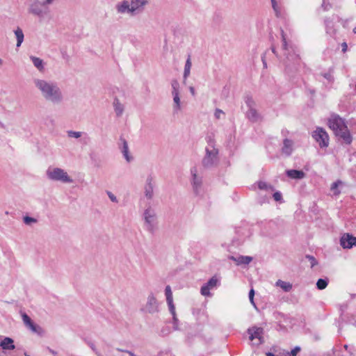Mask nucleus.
I'll use <instances>...</instances> for the list:
<instances>
[{"mask_svg": "<svg viewBox=\"0 0 356 356\" xmlns=\"http://www.w3.org/2000/svg\"><path fill=\"white\" fill-rule=\"evenodd\" d=\"M33 83L36 90L47 102L53 104H60L63 102V93L56 82L43 78H34Z\"/></svg>", "mask_w": 356, "mask_h": 356, "instance_id": "1", "label": "nucleus"}, {"mask_svg": "<svg viewBox=\"0 0 356 356\" xmlns=\"http://www.w3.org/2000/svg\"><path fill=\"white\" fill-rule=\"evenodd\" d=\"M328 126L335 135L346 144L352 142V137L344 120L337 115H332L328 120Z\"/></svg>", "mask_w": 356, "mask_h": 356, "instance_id": "2", "label": "nucleus"}, {"mask_svg": "<svg viewBox=\"0 0 356 356\" xmlns=\"http://www.w3.org/2000/svg\"><path fill=\"white\" fill-rule=\"evenodd\" d=\"M46 176L50 181L60 182L65 184H71L74 182L73 178L63 168L50 166L46 170Z\"/></svg>", "mask_w": 356, "mask_h": 356, "instance_id": "3", "label": "nucleus"}, {"mask_svg": "<svg viewBox=\"0 0 356 356\" xmlns=\"http://www.w3.org/2000/svg\"><path fill=\"white\" fill-rule=\"evenodd\" d=\"M143 219L145 230L148 233L154 234L159 228V221L155 210L151 207L145 209L143 213Z\"/></svg>", "mask_w": 356, "mask_h": 356, "instance_id": "4", "label": "nucleus"}, {"mask_svg": "<svg viewBox=\"0 0 356 356\" xmlns=\"http://www.w3.org/2000/svg\"><path fill=\"white\" fill-rule=\"evenodd\" d=\"M312 136L314 140L318 143L321 148H326L329 145V136L322 127H316L312 133Z\"/></svg>", "mask_w": 356, "mask_h": 356, "instance_id": "5", "label": "nucleus"}, {"mask_svg": "<svg viewBox=\"0 0 356 356\" xmlns=\"http://www.w3.org/2000/svg\"><path fill=\"white\" fill-rule=\"evenodd\" d=\"M49 10V6L45 1L34 0L29 6V11L33 15L42 16Z\"/></svg>", "mask_w": 356, "mask_h": 356, "instance_id": "6", "label": "nucleus"}, {"mask_svg": "<svg viewBox=\"0 0 356 356\" xmlns=\"http://www.w3.org/2000/svg\"><path fill=\"white\" fill-rule=\"evenodd\" d=\"M145 313L154 314L159 312V302L155 296L151 293L148 295L147 302L143 308Z\"/></svg>", "mask_w": 356, "mask_h": 356, "instance_id": "7", "label": "nucleus"}, {"mask_svg": "<svg viewBox=\"0 0 356 356\" xmlns=\"http://www.w3.org/2000/svg\"><path fill=\"white\" fill-rule=\"evenodd\" d=\"M249 334V339L252 341L254 346H259L263 343V328L258 327H252L248 330Z\"/></svg>", "mask_w": 356, "mask_h": 356, "instance_id": "8", "label": "nucleus"}, {"mask_svg": "<svg viewBox=\"0 0 356 356\" xmlns=\"http://www.w3.org/2000/svg\"><path fill=\"white\" fill-rule=\"evenodd\" d=\"M115 9L118 15H127L130 17H134L130 2L128 0H122L118 2L115 6Z\"/></svg>", "mask_w": 356, "mask_h": 356, "instance_id": "9", "label": "nucleus"}, {"mask_svg": "<svg viewBox=\"0 0 356 356\" xmlns=\"http://www.w3.org/2000/svg\"><path fill=\"white\" fill-rule=\"evenodd\" d=\"M218 149L211 147V149H206V156L202 160V163L205 167L213 165L217 161Z\"/></svg>", "mask_w": 356, "mask_h": 356, "instance_id": "10", "label": "nucleus"}, {"mask_svg": "<svg viewBox=\"0 0 356 356\" xmlns=\"http://www.w3.org/2000/svg\"><path fill=\"white\" fill-rule=\"evenodd\" d=\"M165 296L166 299V302L168 306L169 311L170 314L172 315L173 320L175 322L177 321V316H176V310L175 306L173 303V297H172V291L170 285L165 286Z\"/></svg>", "mask_w": 356, "mask_h": 356, "instance_id": "11", "label": "nucleus"}, {"mask_svg": "<svg viewBox=\"0 0 356 356\" xmlns=\"http://www.w3.org/2000/svg\"><path fill=\"white\" fill-rule=\"evenodd\" d=\"M129 2L134 16L142 13L149 4V0H130Z\"/></svg>", "mask_w": 356, "mask_h": 356, "instance_id": "12", "label": "nucleus"}, {"mask_svg": "<svg viewBox=\"0 0 356 356\" xmlns=\"http://www.w3.org/2000/svg\"><path fill=\"white\" fill-rule=\"evenodd\" d=\"M22 318L26 327L30 329L33 332L37 333L38 334H42L43 333L42 328L40 326L35 324L26 314L23 313L22 314Z\"/></svg>", "mask_w": 356, "mask_h": 356, "instance_id": "13", "label": "nucleus"}, {"mask_svg": "<svg viewBox=\"0 0 356 356\" xmlns=\"http://www.w3.org/2000/svg\"><path fill=\"white\" fill-rule=\"evenodd\" d=\"M340 243L343 248H351L356 245V237L349 234H344L341 238Z\"/></svg>", "mask_w": 356, "mask_h": 356, "instance_id": "14", "label": "nucleus"}, {"mask_svg": "<svg viewBox=\"0 0 356 356\" xmlns=\"http://www.w3.org/2000/svg\"><path fill=\"white\" fill-rule=\"evenodd\" d=\"M218 282V280L216 277H211L206 284L202 286L201 293L204 296H210V290L214 288Z\"/></svg>", "mask_w": 356, "mask_h": 356, "instance_id": "15", "label": "nucleus"}, {"mask_svg": "<svg viewBox=\"0 0 356 356\" xmlns=\"http://www.w3.org/2000/svg\"><path fill=\"white\" fill-rule=\"evenodd\" d=\"M192 67V61L191 55H188L186 60L185 62L183 70V83L184 85L186 84V80L188 77L190 76L191 70Z\"/></svg>", "mask_w": 356, "mask_h": 356, "instance_id": "16", "label": "nucleus"}, {"mask_svg": "<svg viewBox=\"0 0 356 356\" xmlns=\"http://www.w3.org/2000/svg\"><path fill=\"white\" fill-rule=\"evenodd\" d=\"M30 60L32 61L34 67L40 72H44L45 70V63L44 60L38 57L31 56Z\"/></svg>", "mask_w": 356, "mask_h": 356, "instance_id": "17", "label": "nucleus"}, {"mask_svg": "<svg viewBox=\"0 0 356 356\" xmlns=\"http://www.w3.org/2000/svg\"><path fill=\"white\" fill-rule=\"evenodd\" d=\"M293 151V142L289 139H285L283 142L282 153L286 156H290Z\"/></svg>", "mask_w": 356, "mask_h": 356, "instance_id": "18", "label": "nucleus"}, {"mask_svg": "<svg viewBox=\"0 0 356 356\" xmlns=\"http://www.w3.org/2000/svg\"><path fill=\"white\" fill-rule=\"evenodd\" d=\"M282 49L284 51V54L288 60H290L289 53L293 51V47L288 44L286 39V35L284 31H282Z\"/></svg>", "mask_w": 356, "mask_h": 356, "instance_id": "19", "label": "nucleus"}, {"mask_svg": "<svg viewBox=\"0 0 356 356\" xmlns=\"http://www.w3.org/2000/svg\"><path fill=\"white\" fill-rule=\"evenodd\" d=\"M229 259L234 261L236 265L241 264H248L252 261V257L250 256H238V257H230Z\"/></svg>", "mask_w": 356, "mask_h": 356, "instance_id": "20", "label": "nucleus"}, {"mask_svg": "<svg viewBox=\"0 0 356 356\" xmlns=\"http://www.w3.org/2000/svg\"><path fill=\"white\" fill-rule=\"evenodd\" d=\"M0 346L3 350H14L15 348L14 341L10 337H5L0 342Z\"/></svg>", "mask_w": 356, "mask_h": 356, "instance_id": "21", "label": "nucleus"}, {"mask_svg": "<svg viewBox=\"0 0 356 356\" xmlns=\"http://www.w3.org/2000/svg\"><path fill=\"white\" fill-rule=\"evenodd\" d=\"M286 173L289 177L295 179H302L305 177V173L302 170H289Z\"/></svg>", "mask_w": 356, "mask_h": 356, "instance_id": "22", "label": "nucleus"}, {"mask_svg": "<svg viewBox=\"0 0 356 356\" xmlns=\"http://www.w3.org/2000/svg\"><path fill=\"white\" fill-rule=\"evenodd\" d=\"M193 172V186L194 192L196 194H199L201 191V185H202V179L201 177H198L195 172Z\"/></svg>", "mask_w": 356, "mask_h": 356, "instance_id": "23", "label": "nucleus"}, {"mask_svg": "<svg viewBox=\"0 0 356 356\" xmlns=\"http://www.w3.org/2000/svg\"><path fill=\"white\" fill-rule=\"evenodd\" d=\"M121 152H122L125 160L128 163H130L133 161V156L129 153L128 143L125 140H123L122 147L121 148Z\"/></svg>", "mask_w": 356, "mask_h": 356, "instance_id": "24", "label": "nucleus"}, {"mask_svg": "<svg viewBox=\"0 0 356 356\" xmlns=\"http://www.w3.org/2000/svg\"><path fill=\"white\" fill-rule=\"evenodd\" d=\"M247 118L252 122H258L261 120L260 115L257 113L254 108H250L248 109L246 113Z\"/></svg>", "mask_w": 356, "mask_h": 356, "instance_id": "25", "label": "nucleus"}, {"mask_svg": "<svg viewBox=\"0 0 356 356\" xmlns=\"http://www.w3.org/2000/svg\"><path fill=\"white\" fill-rule=\"evenodd\" d=\"M171 86L172 88V93L173 95V101L175 103L174 111L175 112L177 111V107L178 106V92L177 90L178 83L177 80H173L171 83Z\"/></svg>", "mask_w": 356, "mask_h": 356, "instance_id": "26", "label": "nucleus"}, {"mask_svg": "<svg viewBox=\"0 0 356 356\" xmlns=\"http://www.w3.org/2000/svg\"><path fill=\"white\" fill-rule=\"evenodd\" d=\"M275 286L280 287L285 292H289L293 287L292 284L282 280H278L275 283Z\"/></svg>", "mask_w": 356, "mask_h": 356, "instance_id": "27", "label": "nucleus"}, {"mask_svg": "<svg viewBox=\"0 0 356 356\" xmlns=\"http://www.w3.org/2000/svg\"><path fill=\"white\" fill-rule=\"evenodd\" d=\"M15 35L17 39V47H19L24 41V35L21 28L17 27L14 31Z\"/></svg>", "mask_w": 356, "mask_h": 356, "instance_id": "28", "label": "nucleus"}, {"mask_svg": "<svg viewBox=\"0 0 356 356\" xmlns=\"http://www.w3.org/2000/svg\"><path fill=\"white\" fill-rule=\"evenodd\" d=\"M114 110L117 116H121L124 112V106L118 99H115L113 102Z\"/></svg>", "mask_w": 356, "mask_h": 356, "instance_id": "29", "label": "nucleus"}, {"mask_svg": "<svg viewBox=\"0 0 356 356\" xmlns=\"http://www.w3.org/2000/svg\"><path fill=\"white\" fill-rule=\"evenodd\" d=\"M154 186H144V195L147 200H152L154 197Z\"/></svg>", "mask_w": 356, "mask_h": 356, "instance_id": "30", "label": "nucleus"}, {"mask_svg": "<svg viewBox=\"0 0 356 356\" xmlns=\"http://www.w3.org/2000/svg\"><path fill=\"white\" fill-rule=\"evenodd\" d=\"M342 185V181L337 180L331 185V191H333L334 195H338L340 193V191L338 190V187Z\"/></svg>", "mask_w": 356, "mask_h": 356, "instance_id": "31", "label": "nucleus"}, {"mask_svg": "<svg viewBox=\"0 0 356 356\" xmlns=\"http://www.w3.org/2000/svg\"><path fill=\"white\" fill-rule=\"evenodd\" d=\"M23 222L26 225H32L38 222V220L35 218L30 217L28 216L23 217Z\"/></svg>", "mask_w": 356, "mask_h": 356, "instance_id": "32", "label": "nucleus"}, {"mask_svg": "<svg viewBox=\"0 0 356 356\" xmlns=\"http://www.w3.org/2000/svg\"><path fill=\"white\" fill-rule=\"evenodd\" d=\"M67 136L70 138H74L78 139L82 136L83 132L69 130L67 131Z\"/></svg>", "mask_w": 356, "mask_h": 356, "instance_id": "33", "label": "nucleus"}, {"mask_svg": "<svg viewBox=\"0 0 356 356\" xmlns=\"http://www.w3.org/2000/svg\"><path fill=\"white\" fill-rule=\"evenodd\" d=\"M316 286L320 290L324 289L327 286V281L324 279H319L316 282Z\"/></svg>", "mask_w": 356, "mask_h": 356, "instance_id": "34", "label": "nucleus"}, {"mask_svg": "<svg viewBox=\"0 0 356 356\" xmlns=\"http://www.w3.org/2000/svg\"><path fill=\"white\" fill-rule=\"evenodd\" d=\"M259 188L261 190L273 191V188L266 182L260 181L259 183Z\"/></svg>", "mask_w": 356, "mask_h": 356, "instance_id": "35", "label": "nucleus"}, {"mask_svg": "<svg viewBox=\"0 0 356 356\" xmlns=\"http://www.w3.org/2000/svg\"><path fill=\"white\" fill-rule=\"evenodd\" d=\"M144 186H155L154 184V177L152 175H149L146 177L145 185Z\"/></svg>", "mask_w": 356, "mask_h": 356, "instance_id": "36", "label": "nucleus"}, {"mask_svg": "<svg viewBox=\"0 0 356 356\" xmlns=\"http://www.w3.org/2000/svg\"><path fill=\"white\" fill-rule=\"evenodd\" d=\"M254 291L253 289H252L249 292V299L251 302V304L253 305V307L257 309V305L254 301Z\"/></svg>", "mask_w": 356, "mask_h": 356, "instance_id": "37", "label": "nucleus"}, {"mask_svg": "<svg viewBox=\"0 0 356 356\" xmlns=\"http://www.w3.org/2000/svg\"><path fill=\"white\" fill-rule=\"evenodd\" d=\"M300 350V348L299 347H296L293 348L291 353L287 352L285 355V356H296L297 353Z\"/></svg>", "mask_w": 356, "mask_h": 356, "instance_id": "38", "label": "nucleus"}, {"mask_svg": "<svg viewBox=\"0 0 356 356\" xmlns=\"http://www.w3.org/2000/svg\"><path fill=\"white\" fill-rule=\"evenodd\" d=\"M245 103L247 104L249 108H254L255 106L254 100L250 97L246 98Z\"/></svg>", "mask_w": 356, "mask_h": 356, "instance_id": "39", "label": "nucleus"}, {"mask_svg": "<svg viewBox=\"0 0 356 356\" xmlns=\"http://www.w3.org/2000/svg\"><path fill=\"white\" fill-rule=\"evenodd\" d=\"M107 195H108V197H109V199L111 200V202H115V203H117L118 202L116 196L113 193H112L111 192L107 191Z\"/></svg>", "mask_w": 356, "mask_h": 356, "instance_id": "40", "label": "nucleus"}, {"mask_svg": "<svg viewBox=\"0 0 356 356\" xmlns=\"http://www.w3.org/2000/svg\"><path fill=\"white\" fill-rule=\"evenodd\" d=\"M225 115L224 112H223L222 110H220V109H216V110L215 111L214 115H215V117H216L217 119H220V118H221V117H222V115Z\"/></svg>", "mask_w": 356, "mask_h": 356, "instance_id": "41", "label": "nucleus"}, {"mask_svg": "<svg viewBox=\"0 0 356 356\" xmlns=\"http://www.w3.org/2000/svg\"><path fill=\"white\" fill-rule=\"evenodd\" d=\"M273 198L275 201H280L282 200V194L280 192H275L273 194Z\"/></svg>", "mask_w": 356, "mask_h": 356, "instance_id": "42", "label": "nucleus"}, {"mask_svg": "<svg viewBox=\"0 0 356 356\" xmlns=\"http://www.w3.org/2000/svg\"><path fill=\"white\" fill-rule=\"evenodd\" d=\"M271 2H272L273 8L274 10L276 12V15H278V11H277V9L276 1H275V0H271Z\"/></svg>", "mask_w": 356, "mask_h": 356, "instance_id": "43", "label": "nucleus"}, {"mask_svg": "<svg viewBox=\"0 0 356 356\" xmlns=\"http://www.w3.org/2000/svg\"><path fill=\"white\" fill-rule=\"evenodd\" d=\"M189 90H190V92H191L192 95L194 96L195 95L194 87L193 86H189Z\"/></svg>", "mask_w": 356, "mask_h": 356, "instance_id": "44", "label": "nucleus"}, {"mask_svg": "<svg viewBox=\"0 0 356 356\" xmlns=\"http://www.w3.org/2000/svg\"><path fill=\"white\" fill-rule=\"evenodd\" d=\"M48 6L53 4L56 0H44Z\"/></svg>", "mask_w": 356, "mask_h": 356, "instance_id": "45", "label": "nucleus"}, {"mask_svg": "<svg viewBox=\"0 0 356 356\" xmlns=\"http://www.w3.org/2000/svg\"><path fill=\"white\" fill-rule=\"evenodd\" d=\"M342 47H343L342 51H343V52H345V51L347 50V44H346V42H343V43L342 44Z\"/></svg>", "mask_w": 356, "mask_h": 356, "instance_id": "46", "label": "nucleus"}, {"mask_svg": "<svg viewBox=\"0 0 356 356\" xmlns=\"http://www.w3.org/2000/svg\"><path fill=\"white\" fill-rule=\"evenodd\" d=\"M307 258H309L310 260H312V266H314V262L315 261L314 258L313 257H312V256H307Z\"/></svg>", "mask_w": 356, "mask_h": 356, "instance_id": "47", "label": "nucleus"}, {"mask_svg": "<svg viewBox=\"0 0 356 356\" xmlns=\"http://www.w3.org/2000/svg\"><path fill=\"white\" fill-rule=\"evenodd\" d=\"M324 76H325V78H326V79H330V74H325L324 75Z\"/></svg>", "mask_w": 356, "mask_h": 356, "instance_id": "48", "label": "nucleus"}, {"mask_svg": "<svg viewBox=\"0 0 356 356\" xmlns=\"http://www.w3.org/2000/svg\"><path fill=\"white\" fill-rule=\"evenodd\" d=\"M90 347H91V348H92V350H95V346H94V344H92H92H90Z\"/></svg>", "mask_w": 356, "mask_h": 356, "instance_id": "49", "label": "nucleus"}, {"mask_svg": "<svg viewBox=\"0 0 356 356\" xmlns=\"http://www.w3.org/2000/svg\"><path fill=\"white\" fill-rule=\"evenodd\" d=\"M3 64V60L0 58V65Z\"/></svg>", "mask_w": 356, "mask_h": 356, "instance_id": "50", "label": "nucleus"}, {"mask_svg": "<svg viewBox=\"0 0 356 356\" xmlns=\"http://www.w3.org/2000/svg\"><path fill=\"white\" fill-rule=\"evenodd\" d=\"M353 31L355 33H356V26L354 28Z\"/></svg>", "mask_w": 356, "mask_h": 356, "instance_id": "51", "label": "nucleus"}, {"mask_svg": "<svg viewBox=\"0 0 356 356\" xmlns=\"http://www.w3.org/2000/svg\"><path fill=\"white\" fill-rule=\"evenodd\" d=\"M273 52L274 54H275V49H273Z\"/></svg>", "mask_w": 356, "mask_h": 356, "instance_id": "52", "label": "nucleus"}, {"mask_svg": "<svg viewBox=\"0 0 356 356\" xmlns=\"http://www.w3.org/2000/svg\"><path fill=\"white\" fill-rule=\"evenodd\" d=\"M25 356H29V355H27L26 353H25Z\"/></svg>", "mask_w": 356, "mask_h": 356, "instance_id": "53", "label": "nucleus"}]
</instances>
